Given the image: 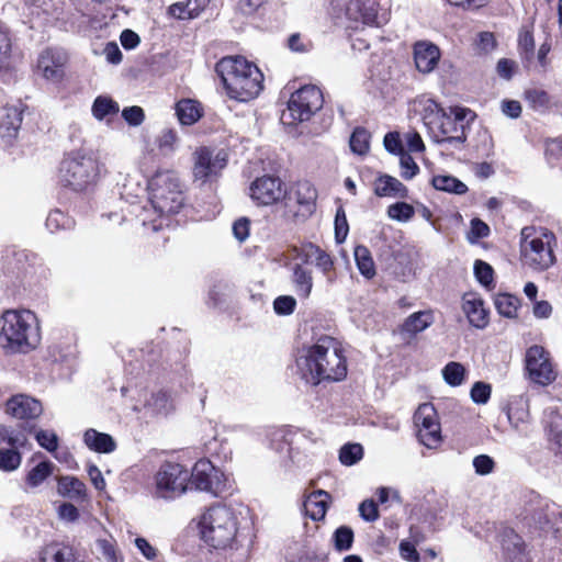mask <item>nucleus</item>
Returning a JSON list of instances; mask_svg holds the SVG:
<instances>
[{
  "instance_id": "obj_1",
  "label": "nucleus",
  "mask_w": 562,
  "mask_h": 562,
  "mask_svg": "<svg viewBox=\"0 0 562 562\" xmlns=\"http://www.w3.org/2000/svg\"><path fill=\"white\" fill-rule=\"evenodd\" d=\"M297 373L307 384L323 381H341L347 375V361L340 344L329 337H321L315 344L299 350Z\"/></svg>"
},
{
  "instance_id": "obj_2",
  "label": "nucleus",
  "mask_w": 562,
  "mask_h": 562,
  "mask_svg": "<svg viewBox=\"0 0 562 562\" xmlns=\"http://www.w3.org/2000/svg\"><path fill=\"white\" fill-rule=\"evenodd\" d=\"M149 203L142 206L136 217L153 232L167 224L168 216L176 214L184 204L180 180L171 170L157 171L148 181Z\"/></svg>"
},
{
  "instance_id": "obj_3",
  "label": "nucleus",
  "mask_w": 562,
  "mask_h": 562,
  "mask_svg": "<svg viewBox=\"0 0 562 562\" xmlns=\"http://www.w3.org/2000/svg\"><path fill=\"white\" fill-rule=\"evenodd\" d=\"M418 105L424 124L436 143L446 149L463 147L467 140L465 121L474 117L471 110L460 106L446 110L432 99H422Z\"/></svg>"
},
{
  "instance_id": "obj_4",
  "label": "nucleus",
  "mask_w": 562,
  "mask_h": 562,
  "mask_svg": "<svg viewBox=\"0 0 562 562\" xmlns=\"http://www.w3.org/2000/svg\"><path fill=\"white\" fill-rule=\"evenodd\" d=\"M223 85L229 98L248 102L260 93L263 75L252 63L240 56L222 58L216 65Z\"/></svg>"
},
{
  "instance_id": "obj_5",
  "label": "nucleus",
  "mask_w": 562,
  "mask_h": 562,
  "mask_svg": "<svg viewBox=\"0 0 562 562\" xmlns=\"http://www.w3.org/2000/svg\"><path fill=\"white\" fill-rule=\"evenodd\" d=\"M557 236L542 226H525L519 234V261L522 268L544 272L557 263Z\"/></svg>"
},
{
  "instance_id": "obj_6",
  "label": "nucleus",
  "mask_w": 562,
  "mask_h": 562,
  "mask_svg": "<svg viewBox=\"0 0 562 562\" xmlns=\"http://www.w3.org/2000/svg\"><path fill=\"white\" fill-rule=\"evenodd\" d=\"M0 339L11 351H29L40 342V327L35 314L29 310L7 311L2 316Z\"/></svg>"
},
{
  "instance_id": "obj_7",
  "label": "nucleus",
  "mask_w": 562,
  "mask_h": 562,
  "mask_svg": "<svg viewBox=\"0 0 562 562\" xmlns=\"http://www.w3.org/2000/svg\"><path fill=\"white\" fill-rule=\"evenodd\" d=\"M202 539L214 549L233 548L237 543V518L232 508L212 506L200 519Z\"/></svg>"
},
{
  "instance_id": "obj_8",
  "label": "nucleus",
  "mask_w": 562,
  "mask_h": 562,
  "mask_svg": "<svg viewBox=\"0 0 562 562\" xmlns=\"http://www.w3.org/2000/svg\"><path fill=\"white\" fill-rule=\"evenodd\" d=\"M104 171V166L94 154L74 151L63 159L59 178L64 186L74 191H85L94 186Z\"/></svg>"
},
{
  "instance_id": "obj_9",
  "label": "nucleus",
  "mask_w": 562,
  "mask_h": 562,
  "mask_svg": "<svg viewBox=\"0 0 562 562\" xmlns=\"http://www.w3.org/2000/svg\"><path fill=\"white\" fill-rule=\"evenodd\" d=\"M317 192L308 181H299L276 212L285 221L305 220L316 207Z\"/></svg>"
},
{
  "instance_id": "obj_10",
  "label": "nucleus",
  "mask_w": 562,
  "mask_h": 562,
  "mask_svg": "<svg viewBox=\"0 0 562 562\" xmlns=\"http://www.w3.org/2000/svg\"><path fill=\"white\" fill-rule=\"evenodd\" d=\"M155 495L175 499L183 495L190 485V472L180 463L165 462L155 474Z\"/></svg>"
},
{
  "instance_id": "obj_11",
  "label": "nucleus",
  "mask_w": 562,
  "mask_h": 562,
  "mask_svg": "<svg viewBox=\"0 0 562 562\" xmlns=\"http://www.w3.org/2000/svg\"><path fill=\"white\" fill-rule=\"evenodd\" d=\"M324 97L316 86H305L292 93L288 109L282 114V120L288 124H295L308 121L318 110L322 109Z\"/></svg>"
},
{
  "instance_id": "obj_12",
  "label": "nucleus",
  "mask_w": 562,
  "mask_h": 562,
  "mask_svg": "<svg viewBox=\"0 0 562 562\" xmlns=\"http://www.w3.org/2000/svg\"><path fill=\"white\" fill-rule=\"evenodd\" d=\"M32 430V427L13 428L0 425V443L11 447L10 449H0V470L12 472L21 465L22 457L18 449L26 446L29 441L27 434Z\"/></svg>"
},
{
  "instance_id": "obj_13",
  "label": "nucleus",
  "mask_w": 562,
  "mask_h": 562,
  "mask_svg": "<svg viewBox=\"0 0 562 562\" xmlns=\"http://www.w3.org/2000/svg\"><path fill=\"white\" fill-rule=\"evenodd\" d=\"M190 484L198 491L218 496L226 490V477L211 461L201 459L190 473Z\"/></svg>"
},
{
  "instance_id": "obj_14",
  "label": "nucleus",
  "mask_w": 562,
  "mask_h": 562,
  "mask_svg": "<svg viewBox=\"0 0 562 562\" xmlns=\"http://www.w3.org/2000/svg\"><path fill=\"white\" fill-rule=\"evenodd\" d=\"M525 363L528 376L533 383L546 386L557 378L550 353L542 346L529 347L526 351Z\"/></svg>"
},
{
  "instance_id": "obj_15",
  "label": "nucleus",
  "mask_w": 562,
  "mask_h": 562,
  "mask_svg": "<svg viewBox=\"0 0 562 562\" xmlns=\"http://www.w3.org/2000/svg\"><path fill=\"white\" fill-rule=\"evenodd\" d=\"M193 177L195 180L205 182L216 177L226 166L227 156L223 151L214 154L206 147L196 149L193 154Z\"/></svg>"
},
{
  "instance_id": "obj_16",
  "label": "nucleus",
  "mask_w": 562,
  "mask_h": 562,
  "mask_svg": "<svg viewBox=\"0 0 562 562\" xmlns=\"http://www.w3.org/2000/svg\"><path fill=\"white\" fill-rule=\"evenodd\" d=\"M250 196L258 204L270 205L284 198L285 190L279 178L263 176L251 183Z\"/></svg>"
},
{
  "instance_id": "obj_17",
  "label": "nucleus",
  "mask_w": 562,
  "mask_h": 562,
  "mask_svg": "<svg viewBox=\"0 0 562 562\" xmlns=\"http://www.w3.org/2000/svg\"><path fill=\"white\" fill-rule=\"evenodd\" d=\"M67 60V54L63 49L47 48L40 54L36 69L45 79L57 82L65 75Z\"/></svg>"
},
{
  "instance_id": "obj_18",
  "label": "nucleus",
  "mask_w": 562,
  "mask_h": 562,
  "mask_svg": "<svg viewBox=\"0 0 562 562\" xmlns=\"http://www.w3.org/2000/svg\"><path fill=\"white\" fill-rule=\"evenodd\" d=\"M5 412L21 420L36 419L43 413L41 402L25 394H16L10 397L5 404Z\"/></svg>"
},
{
  "instance_id": "obj_19",
  "label": "nucleus",
  "mask_w": 562,
  "mask_h": 562,
  "mask_svg": "<svg viewBox=\"0 0 562 562\" xmlns=\"http://www.w3.org/2000/svg\"><path fill=\"white\" fill-rule=\"evenodd\" d=\"M413 53L416 68L422 74L434 71L440 59L438 46L428 41L415 43Z\"/></svg>"
},
{
  "instance_id": "obj_20",
  "label": "nucleus",
  "mask_w": 562,
  "mask_h": 562,
  "mask_svg": "<svg viewBox=\"0 0 562 562\" xmlns=\"http://www.w3.org/2000/svg\"><path fill=\"white\" fill-rule=\"evenodd\" d=\"M378 15L374 0H348L346 4V16L355 22L371 25Z\"/></svg>"
},
{
  "instance_id": "obj_21",
  "label": "nucleus",
  "mask_w": 562,
  "mask_h": 562,
  "mask_svg": "<svg viewBox=\"0 0 562 562\" xmlns=\"http://www.w3.org/2000/svg\"><path fill=\"white\" fill-rule=\"evenodd\" d=\"M57 493L61 497L75 502H85L88 498L86 484L72 475H64L57 479Z\"/></svg>"
},
{
  "instance_id": "obj_22",
  "label": "nucleus",
  "mask_w": 562,
  "mask_h": 562,
  "mask_svg": "<svg viewBox=\"0 0 562 562\" xmlns=\"http://www.w3.org/2000/svg\"><path fill=\"white\" fill-rule=\"evenodd\" d=\"M83 442L90 450L99 453H111L116 449V442L112 436L93 428L85 431Z\"/></svg>"
},
{
  "instance_id": "obj_23",
  "label": "nucleus",
  "mask_w": 562,
  "mask_h": 562,
  "mask_svg": "<svg viewBox=\"0 0 562 562\" xmlns=\"http://www.w3.org/2000/svg\"><path fill=\"white\" fill-rule=\"evenodd\" d=\"M329 494L323 490L311 493L304 501L305 514L313 520H321L325 517Z\"/></svg>"
},
{
  "instance_id": "obj_24",
  "label": "nucleus",
  "mask_w": 562,
  "mask_h": 562,
  "mask_svg": "<svg viewBox=\"0 0 562 562\" xmlns=\"http://www.w3.org/2000/svg\"><path fill=\"white\" fill-rule=\"evenodd\" d=\"M407 188L396 178L383 175L374 181V193L378 196H407Z\"/></svg>"
},
{
  "instance_id": "obj_25",
  "label": "nucleus",
  "mask_w": 562,
  "mask_h": 562,
  "mask_svg": "<svg viewBox=\"0 0 562 562\" xmlns=\"http://www.w3.org/2000/svg\"><path fill=\"white\" fill-rule=\"evenodd\" d=\"M210 0H186L171 4L169 14L173 18L186 20L194 19L209 5Z\"/></svg>"
},
{
  "instance_id": "obj_26",
  "label": "nucleus",
  "mask_w": 562,
  "mask_h": 562,
  "mask_svg": "<svg viewBox=\"0 0 562 562\" xmlns=\"http://www.w3.org/2000/svg\"><path fill=\"white\" fill-rule=\"evenodd\" d=\"M463 311L470 322L476 328H484L488 324L487 311L484 308L482 300L476 297H465Z\"/></svg>"
},
{
  "instance_id": "obj_27",
  "label": "nucleus",
  "mask_w": 562,
  "mask_h": 562,
  "mask_svg": "<svg viewBox=\"0 0 562 562\" xmlns=\"http://www.w3.org/2000/svg\"><path fill=\"white\" fill-rule=\"evenodd\" d=\"M292 283L296 294L302 299H307L313 289L312 271L300 262L294 263L292 266Z\"/></svg>"
},
{
  "instance_id": "obj_28",
  "label": "nucleus",
  "mask_w": 562,
  "mask_h": 562,
  "mask_svg": "<svg viewBox=\"0 0 562 562\" xmlns=\"http://www.w3.org/2000/svg\"><path fill=\"white\" fill-rule=\"evenodd\" d=\"M434 322V313L430 310L415 312L405 319L402 331L408 335H417L430 327Z\"/></svg>"
},
{
  "instance_id": "obj_29",
  "label": "nucleus",
  "mask_w": 562,
  "mask_h": 562,
  "mask_svg": "<svg viewBox=\"0 0 562 562\" xmlns=\"http://www.w3.org/2000/svg\"><path fill=\"white\" fill-rule=\"evenodd\" d=\"M40 562H77L70 547L50 543L41 551Z\"/></svg>"
},
{
  "instance_id": "obj_30",
  "label": "nucleus",
  "mask_w": 562,
  "mask_h": 562,
  "mask_svg": "<svg viewBox=\"0 0 562 562\" xmlns=\"http://www.w3.org/2000/svg\"><path fill=\"white\" fill-rule=\"evenodd\" d=\"M176 113L181 124L192 125L202 116V108L195 100L183 99L177 103Z\"/></svg>"
},
{
  "instance_id": "obj_31",
  "label": "nucleus",
  "mask_w": 562,
  "mask_h": 562,
  "mask_svg": "<svg viewBox=\"0 0 562 562\" xmlns=\"http://www.w3.org/2000/svg\"><path fill=\"white\" fill-rule=\"evenodd\" d=\"M23 105H13L5 109V115L3 116L0 128L3 131L4 136L14 137L21 126Z\"/></svg>"
},
{
  "instance_id": "obj_32",
  "label": "nucleus",
  "mask_w": 562,
  "mask_h": 562,
  "mask_svg": "<svg viewBox=\"0 0 562 562\" xmlns=\"http://www.w3.org/2000/svg\"><path fill=\"white\" fill-rule=\"evenodd\" d=\"M414 423L419 429L434 428L435 425H440L438 420L437 411L430 403H424L418 406L414 414Z\"/></svg>"
},
{
  "instance_id": "obj_33",
  "label": "nucleus",
  "mask_w": 562,
  "mask_h": 562,
  "mask_svg": "<svg viewBox=\"0 0 562 562\" xmlns=\"http://www.w3.org/2000/svg\"><path fill=\"white\" fill-rule=\"evenodd\" d=\"M431 183L435 189L454 194H464L468 191L465 183L453 176L439 175L432 178Z\"/></svg>"
},
{
  "instance_id": "obj_34",
  "label": "nucleus",
  "mask_w": 562,
  "mask_h": 562,
  "mask_svg": "<svg viewBox=\"0 0 562 562\" xmlns=\"http://www.w3.org/2000/svg\"><path fill=\"white\" fill-rule=\"evenodd\" d=\"M353 255L360 273L368 279L374 277L375 266L370 250L366 246L359 245L355 248Z\"/></svg>"
},
{
  "instance_id": "obj_35",
  "label": "nucleus",
  "mask_w": 562,
  "mask_h": 562,
  "mask_svg": "<svg viewBox=\"0 0 562 562\" xmlns=\"http://www.w3.org/2000/svg\"><path fill=\"white\" fill-rule=\"evenodd\" d=\"M13 52V37L7 27L0 26V69L10 66Z\"/></svg>"
},
{
  "instance_id": "obj_36",
  "label": "nucleus",
  "mask_w": 562,
  "mask_h": 562,
  "mask_svg": "<svg viewBox=\"0 0 562 562\" xmlns=\"http://www.w3.org/2000/svg\"><path fill=\"white\" fill-rule=\"evenodd\" d=\"M53 468L49 461L40 462L29 471L26 484L32 488L40 486L53 473Z\"/></svg>"
},
{
  "instance_id": "obj_37",
  "label": "nucleus",
  "mask_w": 562,
  "mask_h": 562,
  "mask_svg": "<svg viewBox=\"0 0 562 562\" xmlns=\"http://www.w3.org/2000/svg\"><path fill=\"white\" fill-rule=\"evenodd\" d=\"M442 376L450 386H459L465 378V368L460 362L451 361L442 369Z\"/></svg>"
},
{
  "instance_id": "obj_38",
  "label": "nucleus",
  "mask_w": 562,
  "mask_h": 562,
  "mask_svg": "<svg viewBox=\"0 0 562 562\" xmlns=\"http://www.w3.org/2000/svg\"><path fill=\"white\" fill-rule=\"evenodd\" d=\"M497 312L505 317H514L517 313L519 301L510 294H498L494 301Z\"/></svg>"
},
{
  "instance_id": "obj_39",
  "label": "nucleus",
  "mask_w": 562,
  "mask_h": 562,
  "mask_svg": "<svg viewBox=\"0 0 562 562\" xmlns=\"http://www.w3.org/2000/svg\"><path fill=\"white\" fill-rule=\"evenodd\" d=\"M119 105L112 99L98 97L92 105V113L95 119L103 120L109 115L116 114Z\"/></svg>"
},
{
  "instance_id": "obj_40",
  "label": "nucleus",
  "mask_w": 562,
  "mask_h": 562,
  "mask_svg": "<svg viewBox=\"0 0 562 562\" xmlns=\"http://www.w3.org/2000/svg\"><path fill=\"white\" fill-rule=\"evenodd\" d=\"M370 134L363 127H357L350 136V148L355 154L364 155L369 150Z\"/></svg>"
},
{
  "instance_id": "obj_41",
  "label": "nucleus",
  "mask_w": 562,
  "mask_h": 562,
  "mask_svg": "<svg viewBox=\"0 0 562 562\" xmlns=\"http://www.w3.org/2000/svg\"><path fill=\"white\" fill-rule=\"evenodd\" d=\"M525 98L533 110L544 111L550 105V97L542 89H528L525 91Z\"/></svg>"
},
{
  "instance_id": "obj_42",
  "label": "nucleus",
  "mask_w": 562,
  "mask_h": 562,
  "mask_svg": "<svg viewBox=\"0 0 562 562\" xmlns=\"http://www.w3.org/2000/svg\"><path fill=\"white\" fill-rule=\"evenodd\" d=\"M417 437L422 445L429 449L437 448L442 442L441 427L435 425L434 428H426L417 430Z\"/></svg>"
},
{
  "instance_id": "obj_43",
  "label": "nucleus",
  "mask_w": 562,
  "mask_h": 562,
  "mask_svg": "<svg viewBox=\"0 0 562 562\" xmlns=\"http://www.w3.org/2000/svg\"><path fill=\"white\" fill-rule=\"evenodd\" d=\"M415 214V207L405 202H396L387 207V215L390 218L406 223Z\"/></svg>"
},
{
  "instance_id": "obj_44",
  "label": "nucleus",
  "mask_w": 562,
  "mask_h": 562,
  "mask_svg": "<svg viewBox=\"0 0 562 562\" xmlns=\"http://www.w3.org/2000/svg\"><path fill=\"white\" fill-rule=\"evenodd\" d=\"M363 456V448L360 443H347L339 451V460L345 465L357 463Z\"/></svg>"
},
{
  "instance_id": "obj_45",
  "label": "nucleus",
  "mask_w": 562,
  "mask_h": 562,
  "mask_svg": "<svg viewBox=\"0 0 562 562\" xmlns=\"http://www.w3.org/2000/svg\"><path fill=\"white\" fill-rule=\"evenodd\" d=\"M325 252L318 246L308 243L296 249V258L301 260L302 265H315L318 258Z\"/></svg>"
},
{
  "instance_id": "obj_46",
  "label": "nucleus",
  "mask_w": 562,
  "mask_h": 562,
  "mask_svg": "<svg viewBox=\"0 0 562 562\" xmlns=\"http://www.w3.org/2000/svg\"><path fill=\"white\" fill-rule=\"evenodd\" d=\"M546 509V514L538 518L539 526L551 525L552 527H559V520L562 518V512L560 507L551 502L543 503V508Z\"/></svg>"
},
{
  "instance_id": "obj_47",
  "label": "nucleus",
  "mask_w": 562,
  "mask_h": 562,
  "mask_svg": "<svg viewBox=\"0 0 562 562\" xmlns=\"http://www.w3.org/2000/svg\"><path fill=\"white\" fill-rule=\"evenodd\" d=\"M507 417L516 430L525 431L527 429L529 413L526 408L509 406Z\"/></svg>"
},
{
  "instance_id": "obj_48",
  "label": "nucleus",
  "mask_w": 562,
  "mask_h": 562,
  "mask_svg": "<svg viewBox=\"0 0 562 562\" xmlns=\"http://www.w3.org/2000/svg\"><path fill=\"white\" fill-rule=\"evenodd\" d=\"M353 542V531L350 527L341 526L334 533V544L338 551L349 550Z\"/></svg>"
},
{
  "instance_id": "obj_49",
  "label": "nucleus",
  "mask_w": 562,
  "mask_h": 562,
  "mask_svg": "<svg viewBox=\"0 0 562 562\" xmlns=\"http://www.w3.org/2000/svg\"><path fill=\"white\" fill-rule=\"evenodd\" d=\"M31 5L36 9V11H31L32 14L40 15L41 10L44 14L59 19L60 14L63 13V8H58L57 5H55V3H53V0H31Z\"/></svg>"
},
{
  "instance_id": "obj_50",
  "label": "nucleus",
  "mask_w": 562,
  "mask_h": 562,
  "mask_svg": "<svg viewBox=\"0 0 562 562\" xmlns=\"http://www.w3.org/2000/svg\"><path fill=\"white\" fill-rule=\"evenodd\" d=\"M493 268L487 262L482 260L474 262V274L482 285L490 286L493 283Z\"/></svg>"
},
{
  "instance_id": "obj_51",
  "label": "nucleus",
  "mask_w": 562,
  "mask_h": 562,
  "mask_svg": "<svg viewBox=\"0 0 562 562\" xmlns=\"http://www.w3.org/2000/svg\"><path fill=\"white\" fill-rule=\"evenodd\" d=\"M289 434L284 429H277L271 432L270 446L279 453L290 451Z\"/></svg>"
},
{
  "instance_id": "obj_52",
  "label": "nucleus",
  "mask_w": 562,
  "mask_h": 562,
  "mask_svg": "<svg viewBox=\"0 0 562 562\" xmlns=\"http://www.w3.org/2000/svg\"><path fill=\"white\" fill-rule=\"evenodd\" d=\"M324 274L328 283L335 281L334 260L328 252H324L314 265Z\"/></svg>"
},
{
  "instance_id": "obj_53",
  "label": "nucleus",
  "mask_w": 562,
  "mask_h": 562,
  "mask_svg": "<svg viewBox=\"0 0 562 562\" xmlns=\"http://www.w3.org/2000/svg\"><path fill=\"white\" fill-rule=\"evenodd\" d=\"M177 140L176 132L166 130L158 137V147L164 155H169L175 151Z\"/></svg>"
},
{
  "instance_id": "obj_54",
  "label": "nucleus",
  "mask_w": 562,
  "mask_h": 562,
  "mask_svg": "<svg viewBox=\"0 0 562 562\" xmlns=\"http://www.w3.org/2000/svg\"><path fill=\"white\" fill-rule=\"evenodd\" d=\"M296 301L293 296L281 295L273 302V310L278 315H290L294 312Z\"/></svg>"
},
{
  "instance_id": "obj_55",
  "label": "nucleus",
  "mask_w": 562,
  "mask_h": 562,
  "mask_svg": "<svg viewBox=\"0 0 562 562\" xmlns=\"http://www.w3.org/2000/svg\"><path fill=\"white\" fill-rule=\"evenodd\" d=\"M491 385L484 382H475L471 389V398L476 404H486L491 397Z\"/></svg>"
},
{
  "instance_id": "obj_56",
  "label": "nucleus",
  "mask_w": 562,
  "mask_h": 562,
  "mask_svg": "<svg viewBox=\"0 0 562 562\" xmlns=\"http://www.w3.org/2000/svg\"><path fill=\"white\" fill-rule=\"evenodd\" d=\"M35 438L42 448L49 452L56 451L58 447V437L54 431L38 430Z\"/></svg>"
},
{
  "instance_id": "obj_57",
  "label": "nucleus",
  "mask_w": 562,
  "mask_h": 562,
  "mask_svg": "<svg viewBox=\"0 0 562 562\" xmlns=\"http://www.w3.org/2000/svg\"><path fill=\"white\" fill-rule=\"evenodd\" d=\"M494 460L487 454H480L473 459V468L479 475H487L493 472Z\"/></svg>"
},
{
  "instance_id": "obj_58",
  "label": "nucleus",
  "mask_w": 562,
  "mask_h": 562,
  "mask_svg": "<svg viewBox=\"0 0 562 562\" xmlns=\"http://www.w3.org/2000/svg\"><path fill=\"white\" fill-rule=\"evenodd\" d=\"M348 229L345 211L339 207L335 216V235L337 243H342L346 239Z\"/></svg>"
},
{
  "instance_id": "obj_59",
  "label": "nucleus",
  "mask_w": 562,
  "mask_h": 562,
  "mask_svg": "<svg viewBox=\"0 0 562 562\" xmlns=\"http://www.w3.org/2000/svg\"><path fill=\"white\" fill-rule=\"evenodd\" d=\"M518 46L521 53L526 54V58H531L535 50V41L532 33L528 30H522L519 33Z\"/></svg>"
},
{
  "instance_id": "obj_60",
  "label": "nucleus",
  "mask_w": 562,
  "mask_h": 562,
  "mask_svg": "<svg viewBox=\"0 0 562 562\" xmlns=\"http://www.w3.org/2000/svg\"><path fill=\"white\" fill-rule=\"evenodd\" d=\"M122 116L130 125H133V126L140 125L145 119L143 109L140 106H136V105L125 108L122 111Z\"/></svg>"
},
{
  "instance_id": "obj_61",
  "label": "nucleus",
  "mask_w": 562,
  "mask_h": 562,
  "mask_svg": "<svg viewBox=\"0 0 562 562\" xmlns=\"http://www.w3.org/2000/svg\"><path fill=\"white\" fill-rule=\"evenodd\" d=\"M67 223L68 218L59 210L50 212L46 218V227L50 232L58 231L59 228H65L67 226Z\"/></svg>"
},
{
  "instance_id": "obj_62",
  "label": "nucleus",
  "mask_w": 562,
  "mask_h": 562,
  "mask_svg": "<svg viewBox=\"0 0 562 562\" xmlns=\"http://www.w3.org/2000/svg\"><path fill=\"white\" fill-rule=\"evenodd\" d=\"M147 405L153 407L157 413L167 412L169 405V395L165 391H159L151 395L150 400L147 402Z\"/></svg>"
},
{
  "instance_id": "obj_63",
  "label": "nucleus",
  "mask_w": 562,
  "mask_h": 562,
  "mask_svg": "<svg viewBox=\"0 0 562 562\" xmlns=\"http://www.w3.org/2000/svg\"><path fill=\"white\" fill-rule=\"evenodd\" d=\"M400 162H401V168H402V173L401 175L406 180H409V179L414 178L416 176V173L418 172V170H419L417 164L407 154H403L401 156Z\"/></svg>"
},
{
  "instance_id": "obj_64",
  "label": "nucleus",
  "mask_w": 562,
  "mask_h": 562,
  "mask_svg": "<svg viewBox=\"0 0 562 562\" xmlns=\"http://www.w3.org/2000/svg\"><path fill=\"white\" fill-rule=\"evenodd\" d=\"M360 516L367 521H374L379 517L376 504L372 499H367L359 505Z\"/></svg>"
}]
</instances>
